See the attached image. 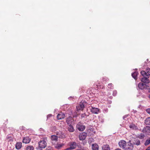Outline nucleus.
<instances>
[{
	"label": "nucleus",
	"mask_w": 150,
	"mask_h": 150,
	"mask_svg": "<svg viewBox=\"0 0 150 150\" xmlns=\"http://www.w3.org/2000/svg\"><path fill=\"white\" fill-rule=\"evenodd\" d=\"M86 102L85 100H82L80 102L79 105L76 106V110L79 111L80 110H82L85 108V106L86 105Z\"/></svg>",
	"instance_id": "1"
},
{
	"label": "nucleus",
	"mask_w": 150,
	"mask_h": 150,
	"mask_svg": "<svg viewBox=\"0 0 150 150\" xmlns=\"http://www.w3.org/2000/svg\"><path fill=\"white\" fill-rule=\"evenodd\" d=\"M131 141L129 140L127 142V145L124 148L125 150H133L134 148V146L133 144L131 143Z\"/></svg>",
	"instance_id": "2"
},
{
	"label": "nucleus",
	"mask_w": 150,
	"mask_h": 150,
	"mask_svg": "<svg viewBox=\"0 0 150 150\" xmlns=\"http://www.w3.org/2000/svg\"><path fill=\"white\" fill-rule=\"evenodd\" d=\"M76 128L79 131H83L85 130L86 126L83 125L81 122H79L76 125Z\"/></svg>",
	"instance_id": "3"
},
{
	"label": "nucleus",
	"mask_w": 150,
	"mask_h": 150,
	"mask_svg": "<svg viewBox=\"0 0 150 150\" xmlns=\"http://www.w3.org/2000/svg\"><path fill=\"white\" fill-rule=\"evenodd\" d=\"M149 87L146 84H144L142 83H139L138 85V87L137 88V89L143 90L144 88H147V87Z\"/></svg>",
	"instance_id": "4"
},
{
	"label": "nucleus",
	"mask_w": 150,
	"mask_h": 150,
	"mask_svg": "<svg viewBox=\"0 0 150 150\" xmlns=\"http://www.w3.org/2000/svg\"><path fill=\"white\" fill-rule=\"evenodd\" d=\"M38 144V146L41 149H44L46 146L47 143L44 140H41Z\"/></svg>",
	"instance_id": "5"
},
{
	"label": "nucleus",
	"mask_w": 150,
	"mask_h": 150,
	"mask_svg": "<svg viewBox=\"0 0 150 150\" xmlns=\"http://www.w3.org/2000/svg\"><path fill=\"white\" fill-rule=\"evenodd\" d=\"M142 132L146 134L150 135V126H146L144 127Z\"/></svg>",
	"instance_id": "6"
},
{
	"label": "nucleus",
	"mask_w": 150,
	"mask_h": 150,
	"mask_svg": "<svg viewBox=\"0 0 150 150\" xmlns=\"http://www.w3.org/2000/svg\"><path fill=\"white\" fill-rule=\"evenodd\" d=\"M87 136V133L85 132L81 133L79 135V138L80 140H85Z\"/></svg>",
	"instance_id": "7"
},
{
	"label": "nucleus",
	"mask_w": 150,
	"mask_h": 150,
	"mask_svg": "<svg viewBox=\"0 0 150 150\" xmlns=\"http://www.w3.org/2000/svg\"><path fill=\"white\" fill-rule=\"evenodd\" d=\"M58 137L56 135H52L51 136V143L53 145H55L54 142H57L58 141Z\"/></svg>",
	"instance_id": "8"
},
{
	"label": "nucleus",
	"mask_w": 150,
	"mask_h": 150,
	"mask_svg": "<svg viewBox=\"0 0 150 150\" xmlns=\"http://www.w3.org/2000/svg\"><path fill=\"white\" fill-rule=\"evenodd\" d=\"M118 144L120 148H122L123 149H124L126 146V142L124 140H121L119 142Z\"/></svg>",
	"instance_id": "9"
},
{
	"label": "nucleus",
	"mask_w": 150,
	"mask_h": 150,
	"mask_svg": "<svg viewBox=\"0 0 150 150\" xmlns=\"http://www.w3.org/2000/svg\"><path fill=\"white\" fill-rule=\"evenodd\" d=\"M138 71L137 69H135V71L132 73L131 74L132 77L136 80L137 79V76L138 74Z\"/></svg>",
	"instance_id": "10"
},
{
	"label": "nucleus",
	"mask_w": 150,
	"mask_h": 150,
	"mask_svg": "<svg viewBox=\"0 0 150 150\" xmlns=\"http://www.w3.org/2000/svg\"><path fill=\"white\" fill-rule=\"evenodd\" d=\"M14 137V136L13 134H9L7 136L6 139L9 142H12L13 140Z\"/></svg>",
	"instance_id": "11"
},
{
	"label": "nucleus",
	"mask_w": 150,
	"mask_h": 150,
	"mask_svg": "<svg viewBox=\"0 0 150 150\" xmlns=\"http://www.w3.org/2000/svg\"><path fill=\"white\" fill-rule=\"evenodd\" d=\"M65 117V114L62 112H59L57 115V120H60L63 119Z\"/></svg>",
	"instance_id": "12"
},
{
	"label": "nucleus",
	"mask_w": 150,
	"mask_h": 150,
	"mask_svg": "<svg viewBox=\"0 0 150 150\" xmlns=\"http://www.w3.org/2000/svg\"><path fill=\"white\" fill-rule=\"evenodd\" d=\"M90 111L93 113L97 114L99 112V109L97 108L93 107H91V108H90Z\"/></svg>",
	"instance_id": "13"
},
{
	"label": "nucleus",
	"mask_w": 150,
	"mask_h": 150,
	"mask_svg": "<svg viewBox=\"0 0 150 150\" xmlns=\"http://www.w3.org/2000/svg\"><path fill=\"white\" fill-rule=\"evenodd\" d=\"M73 120L72 119V117L69 116L67 118L66 122L68 125H71L72 123Z\"/></svg>",
	"instance_id": "14"
},
{
	"label": "nucleus",
	"mask_w": 150,
	"mask_h": 150,
	"mask_svg": "<svg viewBox=\"0 0 150 150\" xmlns=\"http://www.w3.org/2000/svg\"><path fill=\"white\" fill-rule=\"evenodd\" d=\"M149 76H145L143 77L141 79V81L142 82L146 83H149V80L148 79Z\"/></svg>",
	"instance_id": "15"
},
{
	"label": "nucleus",
	"mask_w": 150,
	"mask_h": 150,
	"mask_svg": "<svg viewBox=\"0 0 150 150\" xmlns=\"http://www.w3.org/2000/svg\"><path fill=\"white\" fill-rule=\"evenodd\" d=\"M30 139L29 137H26L23 138L22 142L24 143L28 144L30 142Z\"/></svg>",
	"instance_id": "16"
},
{
	"label": "nucleus",
	"mask_w": 150,
	"mask_h": 150,
	"mask_svg": "<svg viewBox=\"0 0 150 150\" xmlns=\"http://www.w3.org/2000/svg\"><path fill=\"white\" fill-rule=\"evenodd\" d=\"M57 135L58 137V138L60 139H63L65 138V135L64 133H62V132H58L57 133Z\"/></svg>",
	"instance_id": "17"
},
{
	"label": "nucleus",
	"mask_w": 150,
	"mask_h": 150,
	"mask_svg": "<svg viewBox=\"0 0 150 150\" xmlns=\"http://www.w3.org/2000/svg\"><path fill=\"white\" fill-rule=\"evenodd\" d=\"M22 143L21 142H17L15 145L16 149L19 150L21 149L22 147Z\"/></svg>",
	"instance_id": "18"
},
{
	"label": "nucleus",
	"mask_w": 150,
	"mask_h": 150,
	"mask_svg": "<svg viewBox=\"0 0 150 150\" xmlns=\"http://www.w3.org/2000/svg\"><path fill=\"white\" fill-rule=\"evenodd\" d=\"M70 147L72 149H74L76 147V143L75 142H71L70 143Z\"/></svg>",
	"instance_id": "19"
},
{
	"label": "nucleus",
	"mask_w": 150,
	"mask_h": 150,
	"mask_svg": "<svg viewBox=\"0 0 150 150\" xmlns=\"http://www.w3.org/2000/svg\"><path fill=\"white\" fill-rule=\"evenodd\" d=\"M129 127L133 130H137L138 127L134 124L132 123L129 126Z\"/></svg>",
	"instance_id": "20"
},
{
	"label": "nucleus",
	"mask_w": 150,
	"mask_h": 150,
	"mask_svg": "<svg viewBox=\"0 0 150 150\" xmlns=\"http://www.w3.org/2000/svg\"><path fill=\"white\" fill-rule=\"evenodd\" d=\"M103 150H110V148L108 144L104 145L102 147Z\"/></svg>",
	"instance_id": "21"
},
{
	"label": "nucleus",
	"mask_w": 150,
	"mask_h": 150,
	"mask_svg": "<svg viewBox=\"0 0 150 150\" xmlns=\"http://www.w3.org/2000/svg\"><path fill=\"white\" fill-rule=\"evenodd\" d=\"M144 123L147 125H150V117H147L144 120Z\"/></svg>",
	"instance_id": "22"
},
{
	"label": "nucleus",
	"mask_w": 150,
	"mask_h": 150,
	"mask_svg": "<svg viewBox=\"0 0 150 150\" xmlns=\"http://www.w3.org/2000/svg\"><path fill=\"white\" fill-rule=\"evenodd\" d=\"M92 149L93 150H98V145L96 144H92Z\"/></svg>",
	"instance_id": "23"
},
{
	"label": "nucleus",
	"mask_w": 150,
	"mask_h": 150,
	"mask_svg": "<svg viewBox=\"0 0 150 150\" xmlns=\"http://www.w3.org/2000/svg\"><path fill=\"white\" fill-rule=\"evenodd\" d=\"M64 145V144H56L54 146V147L57 149H60Z\"/></svg>",
	"instance_id": "24"
},
{
	"label": "nucleus",
	"mask_w": 150,
	"mask_h": 150,
	"mask_svg": "<svg viewBox=\"0 0 150 150\" xmlns=\"http://www.w3.org/2000/svg\"><path fill=\"white\" fill-rule=\"evenodd\" d=\"M69 126L68 127V131L70 132H74V128L73 126L71 125H69Z\"/></svg>",
	"instance_id": "25"
},
{
	"label": "nucleus",
	"mask_w": 150,
	"mask_h": 150,
	"mask_svg": "<svg viewBox=\"0 0 150 150\" xmlns=\"http://www.w3.org/2000/svg\"><path fill=\"white\" fill-rule=\"evenodd\" d=\"M133 144L136 145L137 146L140 145L141 144L139 140L136 139L134 140V142L133 143Z\"/></svg>",
	"instance_id": "26"
},
{
	"label": "nucleus",
	"mask_w": 150,
	"mask_h": 150,
	"mask_svg": "<svg viewBox=\"0 0 150 150\" xmlns=\"http://www.w3.org/2000/svg\"><path fill=\"white\" fill-rule=\"evenodd\" d=\"M141 74L143 77L148 76V75L147 73L144 71H142L140 72Z\"/></svg>",
	"instance_id": "27"
},
{
	"label": "nucleus",
	"mask_w": 150,
	"mask_h": 150,
	"mask_svg": "<svg viewBox=\"0 0 150 150\" xmlns=\"http://www.w3.org/2000/svg\"><path fill=\"white\" fill-rule=\"evenodd\" d=\"M150 144V137L148 139H146L144 143L145 146H146Z\"/></svg>",
	"instance_id": "28"
},
{
	"label": "nucleus",
	"mask_w": 150,
	"mask_h": 150,
	"mask_svg": "<svg viewBox=\"0 0 150 150\" xmlns=\"http://www.w3.org/2000/svg\"><path fill=\"white\" fill-rule=\"evenodd\" d=\"M95 88H97L98 89H99L100 88L103 89V86H101L99 85V83L98 85V84L96 85V86L94 87Z\"/></svg>",
	"instance_id": "29"
},
{
	"label": "nucleus",
	"mask_w": 150,
	"mask_h": 150,
	"mask_svg": "<svg viewBox=\"0 0 150 150\" xmlns=\"http://www.w3.org/2000/svg\"><path fill=\"white\" fill-rule=\"evenodd\" d=\"M88 116V115H87L85 113L81 114V118H86Z\"/></svg>",
	"instance_id": "30"
},
{
	"label": "nucleus",
	"mask_w": 150,
	"mask_h": 150,
	"mask_svg": "<svg viewBox=\"0 0 150 150\" xmlns=\"http://www.w3.org/2000/svg\"><path fill=\"white\" fill-rule=\"evenodd\" d=\"M144 137H145L143 133H141L138 136V137L140 139H142L144 138Z\"/></svg>",
	"instance_id": "31"
},
{
	"label": "nucleus",
	"mask_w": 150,
	"mask_h": 150,
	"mask_svg": "<svg viewBox=\"0 0 150 150\" xmlns=\"http://www.w3.org/2000/svg\"><path fill=\"white\" fill-rule=\"evenodd\" d=\"M27 150H34V147L32 146H28L26 148Z\"/></svg>",
	"instance_id": "32"
},
{
	"label": "nucleus",
	"mask_w": 150,
	"mask_h": 150,
	"mask_svg": "<svg viewBox=\"0 0 150 150\" xmlns=\"http://www.w3.org/2000/svg\"><path fill=\"white\" fill-rule=\"evenodd\" d=\"M103 81L107 82L109 81V79L107 77L105 76L103 78Z\"/></svg>",
	"instance_id": "33"
},
{
	"label": "nucleus",
	"mask_w": 150,
	"mask_h": 150,
	"mask_svg": "<svg viewBox=\"0 0 150 150\" xmlns=\"http://www.w3.org/2000/svg\"><path fill=\"white\" fill-rule=\"evenodd\" d=\"M113 84L111 83H109L108 84V88H109L110 89H113Z\"/></svg>",
	"instance_id": "34"
},
{
	"label": "nucleus",
	"mask_w": 150,
	"mask_h": 150,
	"mask_svg": "<svg viewBox=\"0 0 150 150\" xmlns=\"http://www.w3.org/2000/svg\"><path fill=\"white\" fill-rule=\"evenodd\" d=\"M117 94V91L115 90L113 92L112 95L113 96H115Z\"/></svg>",
	"instance_id": "35"
},
{
	"label": "nucleus",
	"mask_w": 150,
	"mask_h": 150,
	"mask_svg": "<svg viewBox=\"0 0 150 150\" xmlns=\"http://www.w3.org/2000/svg\"><path fill=\"white\" fill-rule=\"evenodd\" d=\"M147 73L150 76V68H148L146 69V70Z\"/></svg>",
	"instance_id": "36"
},
{
	"label": "nucleus",
	"mask_w": 150,
	"mask_h": 150,
	"mask_svg": "<svg viewBox=\"0 0 150 150\" xmlns=\"http://www.w3.org/2000/svg\"><path fill=\"white\" fill-rule=\"evenodd\" d=\"M108 109L107 108H104L103 110V111L104 113H106L108 112Z\"/></svg>",
	"instance_id": "37"
},
{
	"label": "nucleus",
	"mask_w": 150,
	"mask_h": 150,
	"mask_svg": "<svg viewBox=\"0 0 150 150\" xmlns=\"http://www.w3.org/2000/svg\"><path fill=\"white\" fill-rule=\"evenodd\" d=\"M52 116V115L51 114H49L47 116V120L49 118L51 117Z\"/></svg>",
	"instance_id": "38"
},
{
	"label": "nucleus",
	"mask_w": 150,
	"mask_h": 150,
	"mask_svg": "<svg viewBox=\"0 0 150 150\" xmlns=\"http://www.w3.org/2000/svg\"><path fill=\"white\" fill-rule=\"evenodd\" d=\"M146 112L148 114H150V108H149L146 110Z\"/></svg>",
	"instance_id": "39"
},
{
	"label": "nucleus",
	"mask_w": 150,
	"mask_h": 150,
	"mask_svg": "<svg viewBox=\"0 0 150 150\" xmlns=\"http://www.w3.org/2000/svg\"><path fill=\"white\" fill-rule=\"evenodd\" d=\"M73 115V116L72 117H72H77L78 114L76 112V113H75L74 115Z\"/></svg>",
	"instance_id": "40"
},
{
	"label": "nucleus",
	"mask_w": 150,
	"mask_h": 150,
	"mask_svg": "<svg viewBox=\"0 0 150 150\" xmlns=\"http://www.w3.org/2000/svg\"><path fill=\"white\" fill-rule=\"evenodd\" d=\"M76 146H77L80 149H82V146L79 144H76Z\"/></svg>",
	"instance_id": "41"
},
{
	"label": "nucleus",
	"mask_w": 150,
	"mask_h": 150,
	"mask_svg": "<svg viewBox=\"0 0 150 150\" xmlns=\"http://www.w3.org/2000/svg\"><path fill=\"white\" fill-rule=\"evenodd\" d=\"M128 116L127 115H125L123 116V118L124 120H125V118H126Z\"/></svg>",
	"instance_id": "42"
},
{
	"label": "nucleus",
	"mask_w": 150,
	"mask_h": 150,
	"mask_svg": "<svg viewBox=\"0 0 150 150\" xmlns=\"http://www.w3.org/2000/svg\"><path fill=\"white\" fill-rule=\"evenodd\" d=\"M71 149H72L70 147L69 148H67L64 150H71Z\"/></svg>",
	"instance_id": "43"
},
{
	"label": "nucleus",
	"mask_w": 150,
	"mask_h": 150,
	"mask_svg": "<svg viewBox=\"0 0 150 150\" xmlns=\"http://www.w3.org/2000/svg\"><path fill=\"white\" fill-rule=\"evenodd\" d=\"M73 99V97L70 96L68 98V99L69 100H71V99Z\"/></svg>",
	"instance_id": "44"
},
{
	"label": "nucleus",
	"mask_w": 150,
	"mask_h": 150,
	"mask_svg": "<svg viewBox=\"0 0 150 150\" xmlns=\"http://www.w3.org/2000/svg\"><path fill=\"white\" fill-rule=\"evenodd\" d=\"M145 150H150V146H148Z\"/></svg>",
	"instance_id": "45"
},
{
	"label": "nucleus",
	"mask_w": 150,
	"mask_h": 150,
	"mask_svg": "<svg viewBox=\"0 0 150 150\" xmlns=\"http://www.w3.org/2000/svg\"><path fill=\"white\" fill-rule=\"evenodd\" d=\"M115 150H122L119 148H117V149H115Z\"/></svg>",
	"instance_id": "46"
},
{
	"label": "nucleus",
	"mask_w": 150,
	"mask_h": 150,
	"mask_svg": "<svg viewBox=\"0 0 150 150\" xmlns=\"http://www.w3.org/2000/svg\"><path fill=\"white\" fill-rule=\"evenodd\" d=\"M112 96H110L109 97V98L110 99H112Z\"/></svg>",
	"instance_id": "47"
},
{
	"label": "nucleus",
	"mask_w": 150,
	"mask_h": 150,
	"mask_svg": "<svg viewBox=\"0 0 150 150\" xmlns=\"http://www.w3.org/2000/svg\"><path fill=\"white\" fill-rule=\"evenodd\" d=\"M148 91H149V92L150 93V88H149Z\"/></svg>",
	"instance_id": "48"
},
{
	"label": "nucleus",
	"mask_w": 150,
	"mask_h": 150,
	"mask_svg": "<svg viewBox=\"0 0 150 150\" xmlns=\"http://www.w3.org/2000/svg\"><path fill=\"white\" fill-rule=\"evenodd\" d=\"M149 98L150 99V94L149 96Z\"/></svg>",
	"instance_id": "49"
},
{
	"label": "nucleus",
	"mask_w": 150,
	"mask_h": 150,
	"mask_svg": "<svg viewBox=\"0 0 150 150\" xmlns=\"http://www.w3.org/2000/svg\"><path fill=\"white\" fill-rule=\"evenodd\" d=\"M85 143H84V142H83V145H85Z\"/></svg>",
	"instance_id": "50"
},
{
	"label": "nucleus",
	"mask_w": 150,
	"mask_h": 150,
	"mask_svg": "<svg viewBox=\"0 0 150 150\" xmlns=\"http://www.w3.org/2000/svg\"><path fill=\"white\" fill-rule=\"evenodd\" d=\"M8 119H7V120H6V122H8Z\"/></svg>",
	"instance_id": "51"
},
{
	"label": "nucleus",
	"mask_w": 150,
	"mask_h": 150,
	"mask_svg": "<svg viewBox=\"0 0 150 150\" xmlns=\"http://www.w3.org/2000/svg\"><path fill=\"white\" fill-rule=\"evenodd\" d=\"M22 128H23V127H24V126H22Z\"/></svg>",
	"instance_id": "52"
},
{
	"label": "nucleus",
	"mask_w": 150,
	"mask_h": 150,
	"mask_svg": "<svg viewBox=\"0 0 150 150\" xmlns=\"http://www.w3.org/2000/svg\"><path fill=\"white\" fill-rule=\"evenodd\" d=\"M147 61H148V59H147V60H146Z\"/></svg>",
	"instance_id": "53"
}]
</instances>
